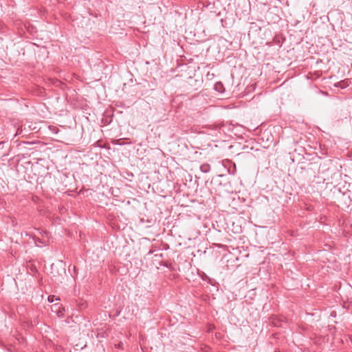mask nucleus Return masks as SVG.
<instances>
[{
    "instance_id": "6",
    "label": "nucleus",
    "mask_w": 352,
    "mask_h": 352,
    "mask_svg": "<svg viewBox=\"0 0 352 352\" xmlns=\"http://www.w3.org/2000/svg\"><path fill=\"white\" fill-rule=\"evenodd\" d=\"M48 300H49L50 301H51V302H52V301H53L52 298H51V296H49Z\"/></svg>"
},
{
    "instance_id": "3",
    "label": "nucleus",
    "mask_w": 352,
    "mask_h": 352,
    "mask_svg": "<svg viewBox=\"0 0 352 352\" xmlns=\"http://www.w3.org/2000/svg\"><path fill=\"white\" fill-rule=\"evenodd\" d=\"M214 89L219 93H223L225 91V88L221 82H217L214 84Z\"/></svg>"
},
{
    "instance_id": "1",
    "label": "nucleus",
    "mask_w": 352,
    "mask_h": 352,
    "mask_svg": "<svg viewBox=\"0 0 352 352\" xmlns=\"http://www.w3.org/2000/svg\"><path fill=\"white\" fill-rule=\"evenodd\" d=\"M40 234L42 235L43 239H40L38 237L34 236L33 239L34 241V243L36 246H41L40 244H43L45 245L47 241L45 239V237H46L47 239H49L50 234L46 230L40 232Z\"/></svg>"
},
{
    "instance_id": "2",
    "label": "nucleus",
    "mask_w": 352,
    "mask_h": 352,
    "mask_svg": "<svg viewBox=\"0 0 352 352\" xmlns=\"http://www.w3.org/2000/svg\"><path fill=\"white\" fill-rule=\"evenodd\" d=\"M204 128L208 129L211 131L208 134L217 136V133L219 132L220 127L217 125H206Z\"/></svg>"
},
{
    "instance_id": "4",
    "label": "nucleus",
    "mask_w": 352,
    "mask_h": 352,
    "mask_svg": "<svg viewBox=\"0 0 352 352\" xmlns=\"http://www.w3.org/2000/svg\"><path fill=\"white\" fill-rule=\"evenodd\" d=\"M200 170L202 173H207L210 170V165L209 164H204L200 166Z\"/></svg>"
},
{
    "instance_id": "5",
    "label": "nucleus",
    "mask_w": 352,
    "mask_h": 352,
    "mask_svg": "<svg viewBox=\"0 0 352 352\" xmlns=\"http://www.w3.org/2000/svg\"><path fill=\"white\" fill-rule=\"evenodd\" d=\"M335 87H339L340 89H344L346 87H348V83L345 80H342V81H340V82L336 83Z\"/></svg>"
}]
</instances>
